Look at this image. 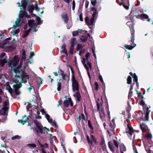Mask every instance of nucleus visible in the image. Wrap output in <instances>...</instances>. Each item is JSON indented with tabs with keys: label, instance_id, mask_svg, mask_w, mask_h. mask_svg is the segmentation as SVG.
<instances>
[{
	"label": "nucleus",
	"instance_id": "obj_23",
	"mask_svg": "<svg viewBox=\"0 0 153 153\" xmlns=\"http://www.w3.org/2000/svg\"><path fill=\"white\" fill-rule=\"evenodd\" d=\"M88 37L86 36H81L80 39L81 41L83 42H85L87 39Z\"/></svg>",
	"mask_w": 153,
	"mask_h": 153
},
{
	"label": "nucleus",
	"instance_id": "obj_1",
	"mask_svg": "<svg viewBox=\"0 0 153 153\" xmlns=\"http://www.w3.org/2000/svg\"><path fill=\"white\" fill-rule=\"evenodd\" d=\"M19 58L16 55L13 57V60H10L8 62L9 67L12 69L13 77H14L13 79V82L16 84H21V83L24 82V79L25 78H26L25 82H26V81L29 79V77L27 74L20 72L19 70L21 67L22 62H20L18 67H16L19 63Z\"/></svg>",
	"mask_w": 153,
	"mask_h": 153
},
{
	"label": "nucleus",
	"instance_id": "obj_36",
	"mask_svg": "<svg viewBox=\"0 0 153 153\" xmlns=\"http://www.w3.org/2000/svg\"><path fill=\"white\" fill-rule=\"evenodd\" d=\"M113 142L114 145L118 149V148L119 146L116 140H113Z\"/></svg>",
	"mask_w": 153,
	"mask_h": 153
},
{
	"label": "nucleus",
	"instance_id": "obj_10",
	"mask_svg": "<svg viewBox=\"0 0 153 153\" xmlns=\"http://www.w3.org/2000/svg\"><path fill=\"white\" fill-rule=\"evenodd\" d=\"M21 84H16L13 85V87L15 90V92L17 95H19L20 94V91H19V89L22 86Z\"/></svg>",
	"mask_w": 153,
	"mask_h": 153
},
{
	"label": "nucleus",
	"instance_id": "obj_52",
	"mask_svg": "<svg viewBox=\"0 0 153 153\" xmlns=\"http://www.w3.org/2000/svg\"><path fill=\"white\" fill-rule=\"evenodd\" d=\"M79 19L80 21H83V18L82 17V13H81L79 14Z\"/></svg>",
	"mask_w": 153,
	"mask_h": 153
},
{
	"label": "nucleus",
	"instance_id": "obj_53",
	"mask_svg": "<svg viewBox=\"0 0 153 153\" xmlns=\"http://www.w3.org/2000/svg\"><path fill=\"white\" fill-rule=\"evenodd\" d=\"M6 55V54L4 53H1L0 55V59H2Z\"/></svg>",
	"mask_w": 153,
	"mask_h": 153
},
{
	"label": "nucleus",
	"instance_id": "obj_56",
	"mask_svg": "<svg viewBox=\"0 0 153 153\" xmlns=\"http://www.w3.org/2000/svg\"><path fill=\"white\" fill-rule=\"evenodd\" d=\"M132 93L133 92L132 91H129L128 94V98L129 99L132 96Z\"/></svg>",
	"mask_w": 153,
	"mask_h": 153
},
{
	"label": "nucleus",
	"instance_id": "obj_45",
	"mask_svg": "<svg viewBox=\"0 0 153 153\" xmlns=\"http://www.w3.org/2000/svg\"><path fill=\"white\" fill-rule=\"evenodd\" d=\"M74 48H73L70 47L69 53L71 54H72L73 53V50Z\"/></svg>",
	"mask_w": 153,
	"mask_h": 153
},
{
	"label": "nucleus",
	"instance_id": "obj_26",
	"mask_svg": "<svg viewBox=\"0 0 153 153\" xmlns=\"http://www.w3.org/2000/svg\"><path fill=\"white\" fill-rule=\"evenodd\" d=\"M76 99L77 100L79 101H80L81 96L80 93L79 92H78V91H76Z\"/></svg>",
	"mask_w": 153,
	"mask_h": 153
},
{
	"label": "nucleus",
	"instance_id": "obj_19",
	"mask_svg": "<svg viewBox=\"0 0 153 153\" xmlns=\"http://www.w3.org/2000/svg\"><path fill=\"white\" fill-rule=\"evenodd\" d=\"M61 80V79H59V81H58L57 83V90L58 91H60L61 89V82H60Z\"/></svg>",
	"mask_w": 153,
	"mask_h": 153
},
{
	"label": "nucleus",
	"instance_id": "obj_2",
	"mask_svg": "<svg viewBox=\"0 0 153 153\" xmlns=\"http://www.w3.org/2000/svg\"><path fill=\"white\" fill-rule=\"evenodd\" d=\"M24 16H25L26 17L30 18V16L27 14V13L25 11H24L22 10H21L20 11V13L19 17L17 19L16 21L14 24L13 26V28L14 30H13V34L15 36H16V34H18L20 30L19 29H16L17 27H19L20 25L19 24L20 21L21 19L23 18Z\"/></svg>",
	"mask_w": 153,
	"mask_h": 153
},
{
	"label": "nucleus",
	"instance_id": "obj_24",
	"mask_svg": "<svg viewBox=\"0 0 153 153\" xmlns=\"http://www.w3.org/2000/svg\"><path fill=\"white\" fill-rule=\"evenodd\" d=\"M45 116L48 122L50 123H51L52 121V119L50 118V116L48 114H45Z\"/></svg>",
	"mask_w": 153,
	"mask_h": 153
},
{
	"label": "nucleus",
	"instance_id": "obj_9",
	"mask_svg": "<svg viewBox=\"0 0 153 153\" xmlns=\"http://www.w3.org/2000/svg\"><path fill=\"white\" fill-rule=\"evenodd\" d=\"M26 117V116L25 115L22 116V120H18V122L19 123H22L23 125H24L25 123H26L27 121L28 123V126H30L31 125V124L30 123H29V121H28L29 120V119L30 118V116H28L27 117L26 119L24 120H23V119L25 117Z\"/></svg>",
	"mask_w": 153,
	"mask_h": 153
},
{
	"label": "nucleus",
	"instance_id": "obj_58",
	"mask_svg": "<svg viewBox=\"0 0 153 153\" xmlns=\"http://www.w3.org/2000/svg\"><path fill=\"white\" fill-rule=\"evenodd\" d=\"M140 104L146 107V105L145 104L144 102L142 100H141L140 102Z\"/></svg>",
	"mask_w": 153,
	"mask_h": 153
},
{
	"label": "nucleus",
	"instance_id": "obj_15",
	"mask_svg": "<svg viewBox=\"0 0 153 153\" xmlns=\"http://www.w3.org/2000/svg\"><path fill=\"white\" fill-rule=\"evenodd\" d=\"M108 146L111 151L114 152L115 151V149L113 146L112 143L111 141H109L108 143Z\"/></svg>",
	"mask_w": 153,
	"mask_h": 153
},
{
	"label": "nucleus",
	"instance_id": "obj_14",
	"mask_svg": "<svg viewBox=\"0 0 153 153\" xmlns=\"http://www.w3.org/2000/svg\"><path fill=\"white\" fill-rule=\"evenodd\" d=\"M100 117L101 119H102L105 117V114L103 109H102L100 111Z\"/></svg>",
	"mask_w": 153,
	"mask_h": 153
},
{
	"label": "nucleus",
	"instance_id": "obj_37",
	"mask_svg": "<svg viewBox=\"0 0 153 153\" xmlns=\"http://www.w3.org/2000/svg\"><path fill=\"white\" fill-rule=\"evenodd\" d=\"M21 138V136L18 135H16L12 137V139L13 140H15L16 139H20Z\"/></svg>",
	"mask_w": 153,
	"mask_h": 153
},
{
	"label": "nucleus",
	"instance_id": "obj_20",
	"mask_svg": "<svg viewBox=\"0 0 153 153\" xmlns=\"http://www.w3.org/2000/svg\"><path fill=\"white\" fill-rule=\"evenodd\" d=\"M83 31V30H79L78 31H74L72 33L73 35L74 36H76L78 35V33H81V32Z\"/></svg>",
	"mask_w": 153,
	"mask_h": 153
},
{
	"label": "nucleus",
	"instance_id": "obj_5",
	"mask_svg": "<svg viewBox=\"0 0 153 153\" xmlns=\"http://www.w3.org/2000/svg\"><path fill=\"white\" fill-rule=\"evenodd\" d=\"M70 67L72 74L71 80L72 81V86L73 90L74 92L76 91H78L79 90L78 83L77 80L75 79V77L74 75V72L71 67V66H70Z\"/></svg>",
	"mask_w": 153,
	"mask_h": 153
},
{
	"label": "nucleus",
	"instance_id": "obj_21",
	"mask_svg": "<svg viewBox=\"0 0 153 153\" xmlns=\"http://www.w3.org/2000/svg\"><path fill=\"white\" fill-rule=\"evenodd\" d=\"M8 103L6 101H4L3 103V108L6 109V110H8Z\"/></svg>",
	"mask_w": 153,
	"mask_h": 153
},
{
	"label": "nucleus",
	"instance_id": "obj_33",
	"mask_svg": "<svg viewBox=\"0 0 153 153\" xmlns=\"http://www.w3.org/2000/svg\"><path fill=\"white\" fill-rule=\"evenodd\" d=\"M133 78L134 82H137V77L135 73L134 74Z\"/></svg>",
	"mask_w": 153,
	"mask_h": 153
},
{
	"label": "nucleus",
	"instance_id": "obj_49",
	"mask_svg": "<svg viewBox=\"0 0 153 153\" xmlns=\"http://www.w3.org/2000/svg\"><path fill=\"white\" fill-rule=\"evenodd\" d=\"M82 63L83 65L84 66L85 68H86V69L87 70V71H89V68H88V67L87 66V65L85 64V63H84V62H83L82 61Z\"/></svg>",
	"mask_w": 153,
	"mask_h": 153
},
{
	"label": "nucleus",
	"instance_id": "obj_64",
	"mask_svg": "<svg viewBox=\"0 0 153 153\" xmlns=\"http://www.w3.org/2000/svg\"><path fill=\"white\" fill-rule=\"evenodd\" d=\"M34 53L33 52H31L30 53V58L32 57L33 56H34Z\"/></svg>",
	"mask_w": 153,
	"mask_h": 153
},
{
	"label": "nucleus",
	"instance_id": "obj_59",
	"mask_svg": "<svg viewBox=\"0 0 153 153\" xmlns=\"http://www.w3.org/2000/svg\"><path fill=\"white\" fill-rule=\"evenodd\" d=\"M90 54L89 53H87L85 55V56L87 60H88V58L90 56Z\"/></svg>",
	"mask_w": 153,
	"mask_h": 153
},
{
	"label": "nucleus",
	"instance_id": "obj_27",
	"mask_svg": "<svg viewBox=\"0 0 153 153\" xmlns=\"http://www.w3.org/2000/svg\"><path fill=\"white\" fill-rule=\"evenodd\" d=\"M26 59V54H25V51H24L22 53V60L20 61V62H22V60H25Z\"/></svg>",
	"mask_w": 153,
	"mask_h": 153
},
{
	"label": "nucleus",
	"instance_id": "obj_34",
	"mask_svg": "<svg viewBox=\"0 0 153 153\" xmlns=\"http://www.w3.org/2000/svg\"><path fill=\"white\" fill-rule=\"evenodd\" d=\"M10 39V38H8V39H6L3 42V45H6L7 44L9 43V40Z\"/></svg>",
	"mask_w": 153,
	"mask_h": 153
},
{
	"label": "nucleus",
	"instance_id": "obj_51",
	"mask_svg": "<svg viewBox=\"0 0 153 153\" xmlns=\"http://www.w3.org/2000/svg\"><path fill=\"white\" fill-rule=\"evenodd\" d=\"M87 139L88 142V143L90 144H92V143L91 141L90 140L89 137L88 136H87Z\"/></svg>",
	"mask_w": 153,
	"mask_h": 153
},
{
	"label": "nucleus",
	"instance_id": "obj_32",
	"mask_svg": "<svg viewBox=\"0 0 153 153\" xmlns=\"http://www.w3.org/2000/svg\"><path fill=\"white\" fill-rule=\"evenodd\" d=\"M126 151V147L124 146H122L120 148V152L121 153H124L123 152H125Z\"/></svg>",
	"mask_w": 153,
	"mask_h": 153
},
{
	"label": "nucleus",
	"instance_id": "obj_4",
	"mask_svg": "<svg viewBox=\"0 0 153 153\" xmlns=\"http://www.w3.org/2000/svg\"><path fill=\"white\" fill-rule=\"evenodd\" d=\"M130 30L131 31V36L130 37L131 40L129 41V42L131 45H126L124 47L129 50H131L136 46V45L134 43V30L133 28L131 27L130 28Z\"/></svg>",
	"mask_w": 153,
	"mask_h": 153
},
{
	"label": "nucleus",
	"instance_id": "obj_31",
	"mask_svg": "<svg viewBox=\"0 0 153 153\" xmlns=\"http://www.w3.org/2000/svg\"><path fill=\"white\" fill-rule=\"evenodd\" d=\"M131 77L130 76H129L127 79V83L128 84H131Z\"/></svg>",
	"mask_w": 153,
	"mask_h": 153
},
{
	"label": "nucleus",
	"instance_id": "obj_47",
	"mask_svg": "<svg viewBox=\"0 0 153 153\" xmlns=\"http://www.w3.org/2000/svg\"><path fill=\"white\" fill-rule=\"evenodd\" d=\"M51 123L52 124V125L53 126H54L56 128L57 127V124L56 122L55 121H52V122Z\"/></svg>",
	"mask_w": 153,
	"mask_h": 153
},
{
	"label": "nucleus",
	"instance_id": "obj_8",
	"mask_svg": "<svg viewBox=\"0 0 153 153\" xmlns=\"http://www.w3.org/2000/svg\"><path fill=\"white\" fill-rule=\"evenodd\" d=\"M29 2V0H22V4L21 5L20 3H17L18 6L19 7H20L21 6L23 7V9L24 10H25Z\"/></svg>",
	"mask_w": 153,
	"mask_h": 153
},
{
	"label": "nucleus",
	"instance_id": "obj_63",
	"mask_svg": "<svg viewBox=\"0 0 153 153\" xmlns=\"http://www.w3.org/2000/svg\"><path fill=\"white\" fill-rule=\"evenodd\" d=\"M35 10L37 11H38L39 10V8L37 6V4H35Z\"/></svg>",
	"mask_w": 153,
	"mask_h": 153
},
{
	"label": "nucleus",
	"instance_id": "obj_11",
	"mask_svg": "<svg viewBox=\"0 0 153 153\" xmlns=\"http://www.w3.org/2000/svg\"><path fill=\"white\" fill-rule=\"evenodd\" d=\"M66 45L65 44H63L61 47V49L60 50V52L61 53H64L66 54V56H67L68 54L67 50L66 49Z\"/></svg>",
	"mask_w": 153,
	"mask_h": 153
},
{
	"label": "nucleus",
	"instance_id": "obj_6",
	"mask_svg": "<svg viewBox=\"0 0 153 153\" xmlns=\"http://www.w3.org/2000/svg\"><path fill=\"white\" fill-rule=\"evenodd\" d=\"M34 123L37 127V131L38 133L39 132L41 134H42L43 129H46V127H43L42 126L41 123L38 122L36 120H34Z\"/></svg>",
	"mask_w": 153,
	"mask_h": 153
},
{
	"label": "nucleus",
	"instance_id": "obj_42",
	"mask_svg": "<svg viewBox=\"0 0 153 153\" xmlns=\"http://www.w3.org/2000/svg\"><path fill=\"white\" fill-rule=\"evenodd\" d=\"M82 46L80 44H77V45L76 50L79 51L82 48Z\"/></svg>",
	"mask_w": 153,
	"mask_h": 153
},
{
	"label": "nucleus",
	"instance_id": "obj_43",
	"mask_svg": "<svg viewBox=\"0 0 153 153\" xmlns=\"http://www.w3.org/2000/svg\"><path fill=\"white\" fill-rule=\"evenodd\" d=\"M75 2L74 0H73L72 2V9L73 10H74L75 7Z\"/></svg>",
	"mask_w": 153,
	"mask_h": 153
},
{
	"label": "nucleus",
	"instance_id": "obj_57",
	"mask_svg": "<svg viewBox=\"0 0 153 153\" xmlns=\"http://www.w3.org/2000/svg\"><path fill=\"white\" fill-rule=\"evenodd\" d=\"M149 114H146L145 115V120L146 121H148L149 120Z\"/></svg>",
	"mask_w": 153,
	"mask_h": 153
},
{
	"label": "nucleus",
	"instance_id": "obj_39",
	"mask_svg": "<svg viewBox=\"0 0 153 153\" xmlns=\"http://www.w3.org/2000/svg\"><path fill=\"white\" fill-rule=\"evenodd\" d=\"M94 87L96 90H98L99 88V84L97 82H96L95 83Z\"/></svg>",
	"mask_w": 153,
	"mask_h": 153
},
{
	"label": "nucleus",
	"instance_id": "obj_44",
	"mask_svg": "<svg viewBox=\"0 0 153 153\" xmlns=\"http://www.w3.org/2000/svg\"><path fill=\"white\" fill-rule=\"evenodd\" d=\"M76 42V40L75 38H73L71 39V44H74Z\"/></svg>",
	"mask_w": 153,
	"mask_h": 153
},
{
	"label": "nucleus",
	"instance_id": "obj_40",
	"mask_svg": "<svg viewBox=\"0 0 153 153\" xmlns=\"http://www.w3.org/2000/svg\"><path fill=\"white\" fill-rule=\"evenodd\" d=\"M88 126L89 127H90L92 130H93V128L92 126V124L90 121V120H88Z\"/></svg>",
	"mask_w": 153,
	"mask_h": 153
},
{
	"label": "nucleus",
	"instance_id": "obj_13",
	"mask_svg": "<svg viewBox=\"0 0 153 153\" xmlns=\"http://www.w3.org/2000/svg\"><path fill=\"white\" fill-rule=\"evenodd\" d=\"M127 126L128 129L126 131V132L128 133L130 135H131L133 133V129L132 127L129 126V125L127 124Z\"/></svg>",
	"mask_w": 153,
	"mask_h": 153
},
{
	"label": "nucleus",
	"instance_id": "obj_38",
	"mask_svg": "<svg viewBox=\"0 0 153 153\" xmlns=\"http://www.w3.org/2000/svg\"><path fill=\"white\" fill-rule=\"evenodd\" d=\"M37 82L38 84H42V79L40 77H39L37 79Z\"/></svg>",
	"mask_w": 153,
	"mask_h": 153
},
{
	"label": "nucleus",
	"instance_id": "obj_29",
	"mask_svg": "<svg viewBox=\"0 0 153 153\" xmlns=\"http://www.w3.org/2000/svg\"><path fill=\"white\" fill-rule=\"evenodd\" d=\"M62 79L64 80H66L67 79L69 80V77L67 76L66 73H65V74L62 75Z\"/></svg>",
	"mask_w": 153,
	"mask_h": 153
},
{
	"label": "nucleus",
	"instance_id": "obj_12",
	"mask_svg": "<svg viewBox=\"0 0 153 153\" xmlns=\"http://www.w3.org/2000/svg\"><path fill=\"white\" fill-rule=\"evenodd\" d=\"M64 105L65 107H68L69 105V104L71 106H73V103L71 101V99H69L68 100H66L64 101Z\"/></svg>",
	"mask_w": 153,
	"mask_h": 153
},
{
	"label": "nucleus",
	"instance_id": "obj_41",
	"mask_svg": "<svg viewBox=\"0 0 153 153\" xmlns=\"http://www.w3.org/2000/svg\"><path fill=\"white\" fill-rule=\"evenodd\" d=\"M37 20L38 25H40L42 23V21L41 20V19L39 17L37 18Z\"/></svg>",
	"mask_w": 153,
	"mask_h": 153
},
{
	"label": "nucleus",
	"instance_id": "obj_17",
	"mask_svg": "<svg viewBox=\"0 0 153 153\" xmlns=\"http://www.w3.org/2000/svg\"><path fill=\"white\" fill-rule=\"evenodd\" d=\"M7 60L6 58L4 59H0V65L3 66L4 65V64L7 63Z\"/></svg>",
	"mask_w": 153,
	"mask_h": 153
},
{
	"label": "nucleus",
	"instance_id": "obj_48",
	"mask_svg": "<svg viewBox=\"0 0 153 153\" xmlns=\"http://www.w3.org/2000/svg\"><path fill=\"white\" fill-rule=\"evenodd\" d=\"M82 63L83 65L84 66L85 68H86V69L87 70V71H89V68H88V67L87 66V65L85 64V63H84V62H83L82 61Z\"/></svg>",
	"mask_w": 153,
	"mask_h": 153
},
{
	"label": "nucleus",
	"instance_id": "obj_62",
	"mask_svg": "<svg viewBox=\"0 0 153 153\" xmlns=\"http://www.w3.org/2000/svg\"><path fill=\"white\" fill-rule=\"evenodd\" d=\"M99 79L102 82L104 83V82L103 80V79L102 78V77L101 75H100L99 76Z\"/></svg>",
	"mask_w": 153,
	"mask_h": 153
},
{
	"label": "nucleus",
	"instance_id": "obj_55",
	"mask_svg": "<svg viewBox=\"0 0 153 153\" xmlns=\"http://www.w3.org/2000/svg\"><path fill=\"white\" fill-rule=\"evenodd\" d=\"M146 114H149V113H150V111L149 110V108H150V107L149 106V107H146Z\"/></svg>",
	"mask_w": 153,
	"mask_h": 153
},
{
	"label": "nucleus",
	"instance_id": "obj_25",
	"mask_svg": "<svg viewBox=\"0 0 153 153\" xmlns=\"http://www.w3.org/2000/svg\"><path fill=\"white\" fill-rule=\"evenodd\" d=\"M140 16L141 18L146 19H147L149 18V16H148V15L145 13L141 14L140 15Z\"/></svg>",
	"mask_w": 153,
	"mask_h": 153
},
{
	"label": "nucleus",
	"instance_id": "obj_16",
	"mask_svg": "<svg viewBox=\"0 0 153 153\" xmlns=\"http://www.w3.org/2000/svg\"><path fill=\"white\" fill-rule=\"evenodd\" d=\"M62 17L65 23H67L68 21V16L67 14L64 13L62 15Z\"/></svg>",
	"mask_w": 153,
	"mask_h": 153
},
{
	"label": "nucleus",
	"instance_id": "obj_60",
	"mask_svg": "<svg viewBox=\"0 0 153 153\" xmlns=\"http://www.w3.org/2000/svg\"><path fill=\"white\" fill-rule=\"evenodd\" d=\"M81 115L82 119L84 120H85V118L84 115L83 114H82Z\"/></svg>",
	"mask_w": 153,
	"mask_h": 153
},
{
	"label": "nucleus",
	"instance_id": "obj_28",
	"mask_svg": "<svg viewBox=\"0 0 153 153\" xmlns=\"http://www.w3.org/2000/svg\"><path fill=\"white\" fill-rule=\"evenodd\" d=\"M28 23L30 27H32L34 23V21L32 20H28Z\"/></svg>",
	"mask_w": 153,
	"mask_h": 153
},
{
	"label": "nucleus",
	"instance_id": "obj_35",
	"mask_svg": "<svg viewBox=\"0 0 153 153\" xmlns=\"http://www.w3.org/2000/svg\"><path fill=\"white\" fill-rule=\"evenodd\" d=\"M39 145L40 147L42 148L43 149H45L48 147V145L47 143H45L43 145L41 144H39Z\"/></svg>",
	"mask_w": 153,
	"mask_h": 153
},
{
	"label": "nucleus",
	"instance_id": "obj_3",
	"mask_svg": "<svg viewBox=\"0 0 153 153\" xmlns=\"http://www.w3.org/2000/svg\"><path fill=\"white\" fill-rule=\"evenodd\" d=\"M91 11L93 12V14L92 17L90 20H89V18L88 17H86L85 19L86 23L90 25H92L93 24L94 20L97 19L98 14V12L97 11V10L95 7H93Z\"/></svg>",
	"mask_w": 153,
	"mask_h": 153
},
{
	"label": "nucleus",
	"instance_id": "obj_50",
	"mask_svg": "<svg viewBox=\"0 0 153 153\" xmlns=\"http://www.w3.org/2000/svg\"><path fill=\"white\" fill-rule=\"evenodd\" d=\"M133 147L134 152L135 153H138L137 150V149L135 146L133 145Z\"/></svg>",
	"mask_w": 153,
	"mask_h": 153
},
{
	"label": "nucleus",
	"instance_id": "obj_46",
	"mask_svg": "<svg viewBox=\"0 0 153 153\" xmlns=\"http://www.w3.org/2000/svg\"><path fill=\"white\" fill-rule=\"evenodd\" d=\"M29 33H28V32H27V31H25V32L24 34L23 35V38L26 37L28 35Z\"/></svg>",
	"mask_w": 153,
	"mask_h": 153
},
{
	"label": "nucleus",
	"instance_id": "obj_61",
	"mask_svg": "<svg viewBox=\"0 0 153 153\" xmlns=\"http://www.w3.org/2000/svg\"><path fill=\"white\" fill-rule=\"evenodd\" d=\"M91 3L92 5L94 6L95 5V4H96V0L93 1H91Z\"/></svg>",
	"mask_w": 153,
	"mask_h": 153
},
{
	"label": "nucleus",
	"instance_id": "obj_7",
	"mask_svg": "<svg viewBox=\"0 0 153 153\" xmlns=\"http://www.w3.org/2000/svg\"><path fill=\"white\" fill-rule=\"evenodd\" d=\"M8 111V110H6V109L3 108H2L1 110H0V115L5 116L4 117L2 118L3 120L1 121L2 122H4L6 120Z\"/></svg>",
	"mask_w": 153,
	"mask_h": 153
},
{
	"label": "nucleus",
	"instance_id": "obj_54",
	"mask_svg": "<svg viewBox=\"0 0 153 153\" xmlns=\"http://www.w3.org/2000/svg\"><path fill=\"white\" fill-rule=\"evenodd\" d=\"M87 63L89 66V67L91 70H92V66L91 63L88 61L87 60Z\"/></svg>",
	"mask_w": 153,
	"mask_h": 153
},
{
	"label": "nucleus",
	"instance_id": "obj_22",
	"mask_svg": "<svg viewBox=\"0 0 153 153\" xmlns=\"http://www.w3.org/2000/svg\"><path fill=\"white\" fill-rule=\"evenodd\" d=\"M28 11L30 13H32L34 9V7L33 5H31L29 6Z\"/></svg>",
	"mask_w": 153,
	"mask_h": 153
},
{
	"label": "nucleus",
	"instance_id": "obj_18",
	"mask_svg": "<svg viewBox=\"0 0 153 153\" xmlns=\"http://www.w3.org/2000/svg\"><path fill=\"white\" fill-rule=\"evenodd\" d=\"M140 127L142 131H143L146 129L147 126L145 123H142L140 125Z\"/></svg>",
	"mask_w": 153,
	"mask_h": 153
},
{
	"label": "nucleus",
	"instance_id": "obj_30",
	"mask_svg": "<svg viewBox=\"0 0 153 153\" xmlns=\"http://www.w3.org/2000/svg\"><path fill=\"white\" fill-rule=\"evenodd\" d=\"M27 146L33 148H35L36 146V145L34 143H28Z\"/></svg>",
	"mask_w": 153,
	"mask_h": 153
}]
</instances>
